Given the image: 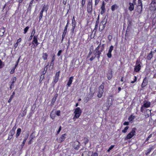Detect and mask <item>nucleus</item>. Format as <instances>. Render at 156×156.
<instances>
[{"label":"nucleus","mask_w":156,"mask_h":156,"mask_svg":"<svg viewBox=\"0 0 156 156\" xmlns=\"http://www.w3.org/2000/svg\"><path fill=\"white\" fill-rule=\"evenodd\" d=\"M74 115L73 118V119L75 121L76 119L79 117L82 113L81 109L79 107H77L74 109Z\"/></svg>","instance_id":"f257e3e1"},{"label":"nucleus","mask_w":156,"mask_h":156,"mask_svg":"<svg viewBox=\"0 0 156 156\" xmlns=\"http://www.w3.org/2000/svg\"><path fill=\"white\" fill-rule=\"evenodd\" d=\"M104 44L102 45L101 46V44H100L95 49L94 51L95 52L96 55V56L98 55L97 58H99L100 56V55L101 54V52L104 49Z\"/></svg>","instance_id":"f03ea898"},{"label":"nucleus","mask_w":156,"mask_h":156,"mask_svg":"<svg viewBox=\"0 0 156 156\" xmlns=\"http://www.w3.org/2000/svg\"><path fill=\"white\" fill-rule=\"evenodd\" d=\"M104 88V85L101 84L99 88V90L97 94V96L99 98H101L102 97L104 92L103 89Z\"/></svg>","instance_id":"7ed1b4c3"},{"label":"nucleus","mask_w":156,"mask_h":156,"mask_svg":"<svg viewBox=\"0 0 156 156\" xmlns=\"http://www.w3.org/2000/svg\"><path fill=\"white\" fill-rule=\"evenodd\" d=\"M135 129L133 128L132 130V131L129 133L126 137L125 140H127L128 139H130L135 135L136 131Z\"/></svg>","instance_id":"20e7f679"},{"label":"nucleus","mask_w":156,"mask_h":156,"mask_svg":"<svg viewBox=\"0 0 156 156\" xmlns=\"http://www.w3.org/2000/svg\"><path fill=\"white\" fill-rule=\"evenodd\" d=\"M37 38V36H34L33 37V40L32 41V43L33 44H34V46L33 47V48H36V47L39 44V43H38Z\"/></svg>","instance_id":"39448f33"},{"label":"nucleus","mask_w":156,"mask_h":156,"mask_svg":"<svg viewBox=\"0 0 156 156\" xmlns=\"http://www.w3.org/2000/svg\"><path fill=\"white\" fill-rule=\"evenodd\" d=\"M142 2L138 0V5L137 8V11L139 13L142 11Z\"/></svg>","instance_id":"423d86ee"},{"label":"nucleus","mask_w":156,"mask_h":156,"mask_svg":"<svg viewBox=\"0 0 156 156\" xmlns=\"http://www.w3.org/2000/svg\"><path fill=\"white\" fill-rule=\"evenodd\" d=\"M151 9L153 11L156 10V0H153L151 4Z\"/></svg>","instance_id":"0eeeda50"},{"label":"nucleus","mask_w":156,"mask_h":156,"mask_svg":"<svg viewBox=\"0 0 156 156\" xmlns=\"http://www.w3.org/2000/svg\"><path fill=\"white\" fill-rule=\"evenodd\" d=\"M87 11L88 12H91L92 11V1H89L87 5Z\"/></svg>","instance_id":"6e6552de"},{"label":"nucleus","mask_w":156,"mask_h":156,"mask_svg":"<svg viewBox=\"0 0 156 156\" xmlns=\"http://www.w3.org/2000/svg\"><path fill=\"white\" fill-rule=\"evenodd\" d=\"M138 61L137 60L136 65L135 66V67L134 68V71L136 72H138L140 71L141 69V66L140 63L139 64L138 63Z\"/></svg>","instance_id":"1a4fd4ad"},{"label":"nucleus","mask_w":156,"mask_h":156,"mask_svg":"<svg viewBox=\"0 0 156 156\" xmlns=\"http://www.w3.org/2000/svg\"><path fill=\"white\" fill-rule=\"evenodd\" d=\"M151 104L150 102L144 101V102L143 105H142L144 107L147 108L150 107Z\"/></svg>","instance_id":"9d476101"},{"label":"nucleus","mask_w":156,"mask_h":156,"mask_svg":"<svg viewBox=\"0 0 156 156\" xmlns=\"http://www.w3.org/2000/svg\"><path fill=\"white\" fill-rule=\"evenodd\" d=\"M66 135V134H62L60 137L59 139L58 140V142L61 143L66 138L65 136Z\"/></svg>","instance_id":"9b49d317"},{"label":"nucleus","mask_w":156,"mask_h":156,"mask_svg":"<svg viewBox=\"0 0 156 156\" xmlns=\"http://www.w3.org/2000/svg\"><path fill=\"white\" fill-rule=\"evenodd\" d=\"M69 23V20H68L67 21V23L65 27L64 32H63V34L62 35V37L63 38L65 36V35L67 32V27L68 26Z\"/></svg>","instance_id":"f8f14e48"},{"label":"nucleus","mask_w":156,"mask_h":156,"mask_svg":"<svg viewBox=\"0 0 156 156\" xmlns=\"http://www.w3.org/2000/svg\"><path fill=\"white\" fill-rule=\"evenodd\" d=\"M148 80L145 77L143 80V83L141 85V87H145L147 84Z\"/></svg>","instance_id":"ddd939ff"},{"label":"nucleus","mask_w":156,"mask_h":156,"mask_svg":"<svg viewBox=\"0 0 156 156\" xmlns=\"http://www.w3.org/2000/svg\"><path fill=\"white\" fill-rule=\"evenodd\" d=\"M101 14H103L105 11V3L104 2H102V5L101 7Z\"/></svg>","instance_id":"4468645a"},{"label":"nucleus","mask_w":156,"mask_h":156,"mask_svg":"<svg viewBox=\"0 0 156 156\" xmlns=\"http://www.w3.org/2000/svg\"><path fill=\"white\" fill-rule=\"evenodd\" d=\"M16 128V127L15 126L13 127L11 130L10 131L9 134L13 136L15 133Z\"/></svg>","instance_id":"2eb2a0df"},{"label":"nucleus","mask_w":156,"mask_h":156,"mask_svg":"<svg viewBox=\"0 0 156 156\" xmlns=\"http://www.w3.org/2000/svg\"><path fill=\"white\" fill-rule=\"evenodd\" d=\"M129 9L130 11L133 10L134 9V5L133 3H129Z\"/></svg>","instance_id":"dca6fc26"},{"label":"nucleus","mask_w":156,"mask_h":156,"mask_svg":"<svg viewBox=\"0 0 156 156\" xmlns=\"http://www.w3.org/2000/svg\"><path fill=\"white\" fill-rule=\"evenodd\" d=\"M73 76H71L69 78V80L67 84V85L68 86V87H70V85L73 82Z\"/></svg>","instance_id":"f3484780"},{"label":"nucleus","mask_w":156,"mask_h":156,"mask_svg":"<svg viewBox=\"0 0 156 156\" xmlns=\"http://www.w3.org/2000/svg\"><path fill=\"white\" fill-rule=\"evenodd\" d=\"M151 110L148 109H147L146 111V113L145 115V116L146 117H148L150 116L151 115Z\"/></svg>","instance_id":"a211bd4d"},{"label":"nucleus","mask_w":156,"mask_h":156,"mask_svg":"<svg viewBox=\"0 0 156 156\" xmlns=\"http://www.w3.org/2000/svg\"><path fill=\"white\" fill-rule=\"evenodd\" d=\"M5 32V28L2 27L0 29V36H2Z\"/></svg>","instance_id":"6ab92c4d"},{"label":"nucleus","mask_w":156,"mask_h":156,"mask_svg":"<svg viewBox=\"0 0 156 156\" xmlns=\"http://www.w3.org/2000/svg\"><path fill=\"white\" fill-rule=\"evenodd\" d=\"M75 144L76 145V146L75 147V146H74V148L76 149H78L80 146V143L78 141H76L74 142Z\"/></svg>","instance_id":"aec40b11"},{"label":"nucleus","mask_w":156,"mask_h":156,"mask_svg":"<svg viewBox=\"0 0 156 156\" xmlns=\"http://www.w3.org/2000/svg\"><path fill=\"white\" fill-rule=\"evenodd\" d=\"M118 8V5L116 4L113 5L111 7V10L112 11H114L115 9H116Z\"/></svg>","instance_id":"412c9836"},{"label":"nucleus","mask_w":156,"mask_h":156,"mask_svg":"<svg viewBox=\"0 0 156 156\" xmlns=\"http://www.w3.org/2000/svg\"><path fill=\"white\" fill-rule=\"evenodd\" d=\"M35 33V29H34L33 30L32 33L31 34V35L29 38V41H30L32 38L34 36Z\"/></svg>","instance_id":"4be33fe9"},{"label":"nucleus","mask_w":156,"mask_h":156,"mask_svg":"<svg viewBox=\"0 0 156 156\" xmlns=\"http://www.w3.org/2000/svg\"><path fill=\"white\" fill-rule=\"evenodd\" d=\"M21 131V129L20 128H18L17 130V133L16 134V136L17 138L20 135Z\"/></svg>","instance_id":"5701e85b"},{"label":"nucleus","mask_w":156,"mask_h":156,"mask_svg":"<svg viewBox=\"0 0 156 156\" xmlns=\"http://www.w3.org/2000/svg\"><path fill=\"white\" fill-rule=\"evenodd\" d=\"M48 54L47 53H44L43 54L42 58L44 60H46L47 59Z\"/></svg>","instance_id":"b1692460"},{"label":"nucleus","mask_w":156,"mask_h":156,"mask_svg":"<svg viewBox=\"0 0 156 156\" xmlns=\"http://www.w3.org/2000/svg\"><path fill=\"white\" fill-rule=\"evenodd\" d=\"M135 118V116L133 115H131L129 116L128 118V120L130 121H133Z\"/></svg>","instance_id":"393cba45"},{"label":"nucleus","mask_w":156,"mask_h":156,"mask_svg":"<svg viewBox=\"0 0 156 156\" xmlns=\"http://www.w3.org/2000/svg\"><path fill=\"white\" fill-rule=\"evenodd\" d=\"M88 154L91 155V156H98V154L97 153H92L90 151H89L88 152Z\"/></svg>","instance_id":"a878e982"},{"label":"nucleus","mask_w":156,"mask_h":156,"mask_svg":"<svg viewBox=\"0 0 156 156\" xmlns=\"http://www.w3.org/2000/svg\"><path fill=\"white\" fill-rule=\"evenodd\" d=\"M153 57V55L152 53V51H151V53L149 54V55L147 56V58L148 59H151Z\"/></svg>","instance_id":"bb28decb"},{"label":"nucleus","mask_w":156,"mask_h":156,"mask_svg":"<svg viewBox=\"0 0 156 156\" xmlns=\"http://www.w3.org/2000/svg\"><path fill=\"white\" fill-rule=\"evenodd\" d=\"M27 137H25L24 139L23 140L22 144L21 145V146L22 147H23L24 145V144L26 142V141L27 140Z\"/></svg>","instance_id":"cd10ccee"},{"label":"nucleus","mask_w":156,"mask_h":156,"mask_svg":"<svg viewBox=\"0 0 156 156\" xmlns=\"http://www.w3.org/2000/svg\"><path fill=\"white\" fill-rule=\"evenodd\" d=\"M129 128L128 126H126L124 129L122 130V133H125L127 132V130Z\"/></svg>","instance_id":"c85d7f7f"},{"label":"nucleus","mask_w":156,"mask_h":156,"mask_svg":"<svg viewBox=\"0 0 156 156\" xmlns=\"http://www.w3.org/2000/svg\"><path fill=\"white\" fill-rule=\"evenodd\" d=\"M113 46L112 45L110 46L108 52H112V51L113 50Z\"/></svg>","instance_id":"c756f323"},{"label":"nucleus","mask_w":156,"mask_h":156,"mask_svg":"<svg viewBox=\"0 0 156 156\" xmlns=\"http://www.w3.org/2000/svg\"><path fill=\"white\" fill-rule=\"evenodd\" d=\"M114 145H112L108 148L107 151L109 152L114 147Z\"/></svg>","instance_id":"7c9ffc66"},{"label":"nucleus","mask_w":156,"mask_h":156,"mask_svg":"<svg viewBox=\"0 0 156 156\" xmlns=\"http://www.w3.org/2000/svg\"><path fill=\"white\" fill-rule=\"evenodd\" d=\"M44 11H45L46 12H47V11L48 10V8H47V6L44 5L43 7V8L42 9Z\"/></svg>","instance_id":"2f4dec72"},{"label":"nucleus","mask_w":156,"mask_h":156,"mask_svg":"<svg viewBox=\"0 0 156 156\" xmlns=\"http://www.w3.org/2000/svg\"><path fill=\"white\" fill-rule=\"evenodd\" d=\"M16 68L15 67H14L10 71V73L11 74L15 72V69Z\"/></svg>","instance_id":"473e14b6"},{"label":"nucleus","mask_w":156,"mask_h":156,"mask_svg":"<svg viewBox=\"0 0 156 156\" xmlns=\"http://www.w3.org/2000/svg\"><path fill=\"white\" fill-rule=\"evenodd\" d=\"M29 29V27H27L24 29V33L26 34L27 31H28V29Z\"/></svg>","instance_id":"72a5a7b5"},{"label":"nucleus","mask_w":156,"mask_h":156,"mask_svg":"<svg viewBox=\"0 0 156 156\" xmlns=\"http://www.w3.org/2000/svg\"><path fill=\"white\" fill-rule=\"evenodd\" d=\"M107 56L109 58H111L112 57L111 52H108L107 54Z\"/></svg>","instance_id":"f704fd0d"},{"label":"nucleus","mask_w":156,"mask_h":156,"mask_svg":"<svg viewBox=\"0 0 156 156\" xmlns=\"http://www.w3.org/2000/svg\"><path fill=\"white\" fill-rule=\"evenodd\" d=\"M52 112H51V114H50V116H51V118L52 119H54L55 118V115L54 114H52Z\"/></svg>","instance_id":"c9c22d12"},{"label":"nucleus","mask_w":156,"mask_h":156,"mask_svg":"<svg viewBox=\"0 0 156 156\" xmlns=\"http://www.w3.org/2000/svg\"><path fill=\"white\" fill-rule=\"evenodd\" d=\"M16 77H14L12 78V83L13 84H14V83L16 81Z\"/></svg>","instance_id":"e433bc0d"},{"label":"nucleus","mask_w":156,"mask_h":156,"mask_svg":"<svg viewBox=\"0 0 156 156\" xmlns=\"http://www.w3.org/2000/svg\"><path fill=\"white\" fill-rule=\"evenodd\" d=\"M152 136V134H151L149 135V136L148 137L147 139L145 140V142L147 141L150 138H151Z\"/></svg>","instance_id":"4c0bfd02"},{"label":"nucleus","mask_w":156,"mask_h":156,"mask_svg":"<svg viewBox=\"0 0 156 156\" xmlns=\"http://www.w3.org/2000/svg\"><path fill=\"white\" fill-rule=\"evenodd\" d=\"M85 2V0H82L81 1V4L82 5V6L83 7L84 5Z\"/></svg>","instance_id":"58836bf2"},{"label":"nucleus","mask_w":156,"mask_h":156,"mask_svg":"<svg viewBox=\"0 0 156 156\" xmlns=\"http://www.w3.org/2000/svg\"><path fill=\"white\" fill-rule=\"evenodd\" d=\"M58 79H59V78L55 77V79L54 80V82L55 83H56L57 82V81L58 80Z\"/></svg>","instance_id":"ea45409f"},{"label":"nucleus","mask_w":156,"mask_h":156,"mask_svg":"<svg viewBox=\"0 0 156 156\" xmlns=\"http://www.w3.org/2000/svg\"><path fill=\"white\" fill-rule=\"evenodd\" d=\"M59 71L56 73L55 77L59 78Z\"/></svg>","instance_id":"a19ab883"},{"label":"nucleus","mask_w":156,"mask_h":156,"mask_svg":"<svg viewBox=\"0 0 156 156\" xmlns=\"http://www.w3.org/2000/svg\"><path fill=\"white\" fill-rule=\"evenodd\" d=\"M74 64L75 63L73 62H72L71 63V67H72L73 68L76 67L74 65Z\"/></svg>","instance_id":"79ce46f5"},{"label":"nucleus","mask_w":156,"mask_h":156,"mask_svg":"<svg viewBox=\"0 0 156 156\" xmlns=\"http://www.w3.org/2000/svg\"><path fill=\"white\" fill-rule=\"evenodd\" d=\"M43 12H41L40 13V15L39 17V20H40L42 17L43 16Z\"/></svg>","instance_id":"37998d69"},{"label":"nucleus","mask_w":156,"mask_h":156,"mask_svg":"<svg viewBox=\"0 0 156 156\" xmlns=\"http://www.w3.org/2000/svg\"><path fill=\"white\" fill-rule=\"evenodd\" d=\"M20 59V58H19L18 59V60L16 63V65L14 67H15V68H16L17 67V66L18 65V63L19 62Z\"/></svg>","instance_id":"c03bdc74"},{"label":"nucleus","mask_w":156,"mask_h":156,"mask_svg":"<svg viewBox=\"0 0 156 156\" xmlns=\"http://www.w3.org/2000/svg\"><path fill=\"white\" fill-rule=\"evenodd\" d=\"M60 111L59 110L57 111L56 112V115L58 116H59L60 115Z\"/></svg>","instance_id":"a18cd8bd"},{"label":"nucleus","mask_w":156,"mask_h":156,"mask_svg":"<svg viewBox=\"0 0 156 156\" xmlns=\"http://www.w3.org/2000/svg\"><path fill=\"white\" fill-rule=\"evenodd\" d=\"M62 52V51L61 50H60L59 51H58V52L57 53V55L58 56H59L60 55Z\"/></svg>","instance_id":"49530a36"},{"label":"nucleus","mask_w":156,"mask_h":156,"mask_svg":"<svg viewBox=\"0 0 156 156\" xmlns=\"http://www.w3.org/2000/svg\"><path fill=\"white\" fill-rule=\"evenodd\" d=\"M12 135H11L9 134V136H8V140H10V139H11L12 138Z\"/></svg>","instance_id":"de8ad7c7"},{"label":"nucleus","mask_w":156,"mask_h":156,"mask_svg":"<svg viewBox=\"0 0 156 156\" xmlns=\"http://www.w3.org/2000/svg\"><path fill=\"white\" fill-rule=\"evenodd\" d=\"M129 122H125L123 123V125H125V126L128 125H129Z\"/></svg>","instance_id":"09e8293b"},{"label":"nucleus","mask_w":156,"mask_h":156,"mask_svg":"<svg viewBox=\"0 0 156 156\" xmlns=\"http://www.w3.org/2000/svg\"><path fill=\"white\" fill-rule=\"evenodd\" d=\"M151 150V149H150L147 150V152L146 153V155H147L150 152Z\"/></svg>","instance_id":"8fccbe9b"},{"label":"nucleus","mask_w":156,"mask_h":156,"mask_svg":"<svg viewBox=\"0 0 156 156\" xmlns=\"http://www.w3.org/2000/svg\"><path fill=\"white\" fill-rule=\"evenodd\" d=\"M21 41V38H20L17 40L16 43L18 44V43L20 42Z\"/></svg>","instance_id":"3c124183"},{"label":"nucleus","mask_w":156,"mask_h":156,"mask_svg":"<svg viewBox=\"0 0 156 156\" xmlns=\"http://www.w3.org/2000/svg\"><path fill=\"white\" fill-rule=\"evenodd\" d=\"M61 126H60L59 128V129H58V131L57 132V134H58L59 132H60L61 130Z\"/></svg>","instance_id":"603ef678"},{"label":"nucleus","mask_w":156,"mask_h":156,"mask_svg":"<svg viewBox=\"0 0 156 156\" xmlns=\"http://www.w3.org/2000/svg\"><path fill=\"white\" fill-rule=\"evenodd\" d=\"M75 26H72V28H71V30L73 33L74 32V30L75 29Z\"/></svg>","instance_id":"864d4df0"},{"label":"nucleus","mask_w":156,"mask_h":156,"mask_svg":"<svg viewBox=\"0 0 156 156\" xmlns=\"http://www.w3.org/2000/svg\"><path fill=\"white\" fill-rule=\"evenodd\" d=\"M12 98H13V96H12V95H11L10 97V98L9 99V100L8 101V102L9 103H10L11 101Z\"/></svg>","instance_id":"5fc2aeb1"},{"label":"nucleus","mask_w":156,"mask_h":156,"mask_svg":"<svg viewBox=\"0 0 156 156\" xmlns=\"http://www.w3.org/2000/svg\"><path fill=\"white\" fill-rule=\"evenodd\" d=\"M109 74H110V75H111V76H109L108 75L107 77H108V80H110L111 79L112 76L110 74V73H109Z\"/></svg>","instance_id":"6e6d98bb"},{"label":"nucleus","mask_w":156,"mask_h":156,"mask_svg":"<svg viewBox=\"0 0 156 156\" xmlns=\"http://www.w3.org/2000/svg\"><path fill=\"white\" fill-rule=\"evenodd\" d=\"M18 43H16L15 44H14V47L15 48H16L18 47Z\"/></svg>","instance_id":"4d7b16f0"},{"label":"nucleus","mask_w":156,"mask_h":156,"mask_svg":"<svg viewBox=\"0 0 156 156\" xmlns=\"http://www.w3.org/2000/svg\"><path fill=\"white\" fill-rule=\"evenodd\" d=\"M100 0H95V5H97L99 2Z\"/></svg>","instance_id":"13d9d810"},{"label":"nucleus","mask_w":156,"mask_h":156,"mask_svg":"<svg viewBox=\"0 0 156 156\" xmlns=\"http://www.w3.org/2000/svg\"><path fill=\"white\" fill-rule=\"evenodd\" d=\"M2 62L1 60L0 59V68H2Z\"/></svg>","instance_id":"bf43d9fd"},{"label":"nucleus","mask_w":156,"mask_h":156,"mask_svg":"<svg viewBox=\"0 0 156 156\" xmlns=\"http://www.w3.org/2000/svg\"><path fill=\"white\" fill-rule=\"evenodd\" d=\"M108 38L109 40H111L112 38V37L111 35H109L108 37Z\"/></svg>","instance_id":"052dcab7"},{"label":"nucleus","mask_w":156,"mask_h":156,"mask_svg":"<svg viewBox=\"0 0 156 156\" xmlns=\"http://www.w3.org/2000/svg\"><path fill=\"white\" fill-rule=\"evenodd\" d=\"M73 26H75V25H76L75 21L74 22L73 21L72 22V26H73Z\"/></svg>","instance_id":"680f3d73"},{"label":"nucleus","mask_w":156,"mask_h":156,"mask_svg":"<svg viewBox=\"0 0 156 156\" xmlns=\"http://www.w3.org/2000/svg\"><path fill=\"white\" fill-rule=\"evenodd\" d=\"M95 58V57H91L90 58V61H92L93 60H94Z\"/></svg>","instance_id":"e2e57ef3"},{"label":"nucleus","mask_w":156,"mask_h":156,"mask_svg":"<svg viewBox=\"0 0 156 156\" xmlns=\"http://www.w3.org/2000/svg\"><path fill=\"white\" fill-rule=\"evenodd\" d=\"M143 107H144L142 105V106H141V107L140 108L141 111L142 112H143Z\"/></svg>","instance_id":"0e129e2a"},{"label":"nucleus","mask_w":156,"mask_h":156,"mask_svg":"<svg viewBox=\"0 0 156 156\" xmlns=\"http://www.w3.org/2000/svg\"><path fill=\"white\" fill-rule=\"evenodd\" d=\"M134 77H135V79H134V80H133V81H134V82H136V80H137V77H136V76H134Z\"/></svg>","instance_id":"69168bd1"},{"label":"nucleus","mask_w":156,"mask_h":156,"mask_svg":"<svg viewBox=\"0 0 156 156\" xmlns=\"http://www.w3.org/2000/svg\"><path fill=\"white\" fill-rule=\"evenodd\" d=\"M13 85H14V84H13L12 83V84L10 85V88L11 89H12V86H13Z\"/></svg>","instance_id":"338daca9"},{"label":"nucleus","mask_w":156,"mask_h":156,"mask_svg":"<svg viewBox=\"0 0 156 156\" xmlns=\"http://www.w3.org/2000/svg\"><path fill=\"white\" fill-rule=\"evenodd\" d=\"M91 54V52H89V53L88 54V57H89L90 56Z\"/></svg>","instance_id":"774afa93"}]
</instances>
